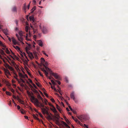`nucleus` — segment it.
I'll return each instance as SVG.
<instances>
[{
    "instance_id": "obj_26",
    "label": "nucleus",
    "mask_w": 128,
    "mask_h": 128,
    "mask_svg": "<svg viewBox=\"0 0 128 128\" xmlns=\"http://www.w3.org/2000/svg\"><path fill=\"white\" fill-rule=\"evenodd\" d=\"M36 6H34L33 7V8H32V9L31 10V13H32L34 11L36 10Z\"/></svg>"
},
{
    "instance_id": "obj_8",
    "label": "nucleus",
    "mask_w": 128,
    "mask_h": 128,
    "mask_svg": "<svg viewBox=\"0 0 128 128\" xmlns=\"http://www.w3.org/2000/svg\"><path fill=\"white\" fill-rule=\"evenodd\" d=\"M14 74H15V76H14V78H15L16 80H17L18 82V83L19 84H20V82L19 80V79H18L17 78L18 77V76L17 74H16V73L14 72Z\"/></svg>"
},
{
    "instance_id": "obj_42",
    "label": "nucleus",
    "mask_w": 128,
    "mask_h": 128,
    "mask_svg": "<svg viewBox=\"0 0 128 128\" xmlns=\"http://www.w3.org/2000/svg\"><path fill=\"white\" fill-rule=\"evenodd\" d=\"M26 40H30V39H28V34H26Z\"/></svg>"
},
{
    "instance_id": "obj_16",
    "label": "nucleus",
    "mask_w": 128,
    "mask_h": 128,
    "mask_svg": "<svg viewBox=\"0 0 128 128\" xmlns=\"http://www.w3.org/2000/svg\"><path fill=\"white\" fill-rule=\"evenodd\" d=\"M42 70L45 73V74L46 76H48V72L46 71V70L43 68L42 69Z\"/></svg>"
},
{
    "instance_id": "obj_11",
    "label": "nucleus",
    "mask_w": 128,
    "mask_h": 128,
    "mask_svg": "<svg viewBox=\"0 0 128 128\" xmlns=\"http://www.w3.org/2000/svg\"><path fill=\"white\" fill-rule=\"evenodd\" d=\"M37 106L40 108H44V105H43L42 103H41L40 102L39 104H38V105Z\"/></svg>"
},
{
    "instance_id": "obj_40",
    "label": "nucleus",
    "mask_w": 128,
    "mask_h": 128,
    "mask_svg": "<svg viewBox=\"0 0 128 128\" xmlns=\"http://www.w3.org/2000/svg\"><path fill=\"white\" fill-rule=\"evenodd\" d=\"M17 99L18 100H19L20 102H23L21 100V99L18 96L17 97Z\"/></svg>"
},
{
    "instance_id": "obj_24",
    "label": "nucleus",
    "mask_w": 128,
    "mask_h": 128,
    "mask_svg": "<svg viewBox=\"0 0 128 128\" xmlns=\"http://www.w3.org/2000/svg\"><path fill=\"white\" fill-rule=\"evenodd\" d=\"M30 96L31 97V99L32 102V101H33L36 98L34 97L33 96L31 95Z\"/></svg>"
},
{
    "instance_id": "obj_36",
    "label": "nucleus",
    "mask_w": 128,
    "mask_h": 128,
    "mask_svg": "<svg viewBox=\"0 0 128 128\" xmlns=\"http://www.w3.org/2000/svg\"><path fill=\"white\" fill-rule=\"evenodd\" d=\"M20 112H21V113L22 114H24L25 111L21 109V110H20Z\"/></svg>"
},
{
    "instance_id": "obj_3",
    "label": "nucleus",
    "mask_w": 128,
    "mask_h": 128,
    "mask_svg": "<svg viewBox=\"0 0 128 128\" xmlns=\"http://www.w3.org/2000/svg\"><path fill=\"white\" fill-rule=\"evenodd\" d=\"M45 107L46 108H41L42 112L44 114H46L48 115H49V114L48 112V108L47 106H45Z\"/></svg>"
},
{
    "instance_id": "obj_5",
    "label": "nucleus",
    "mask_w": 128,
    "mask_h": 128,
    "mask_svg": "<svg viewBox=\"0 0 128 128\" xmlns=\"http://www.w3.org/2000/svg\"><path fill=\"white\" fill-rule=\"evenodd\" d=\"M42 32L44 34H46L48 33V31L46 28L44 27H43L42 29Z\"/></svg>"
},
{
    "instance_id": "obj_47",
    "label": "nucleus",
    "mask_w": 128,
    "mask_h": 128,
    "mask_svg": "<svg viewBox=\"0 0 128 128\" xmlns=\"http://www.w3.org/2000/svg\"><path fill=\"white\" fill-rule=\"evenodd\" d=\"M27 92L29 96H30L31 95L30 93V92H29L28 91H27Z\"/></svg>"
},
{
    "instance_id": "obj_10",
    "label": "nucleus",
    "mask_w": 128,
    "mask_h": 128,
    "mask_svg": "<svg viewBox=\"0 0 128 128\" xmlns=\"http://www.w3.org/2000/svg\"><path fill=\"white\" fill-rule=\"evenodd\" d=\"M12 41L13 43L14 44V45H16L17 44V42L16 41V40L13 37H12Z\"/></svg>"
},
{
    "instance_id": "obj_31",
    "label": "nucleus",
    "mask_w": 128,
    "mask_h": 128,
    "mask_svg": "<svg viewBox=\"0 0 128 128\" xmlns=\"http://www.w3.org/2000/svg\"><path fill=\"white\" fill-rule=\"evenodd\" d=\"M23 9L24 10V12H26V4L25 3L24 4V6L23 7Z\"/></svg>"
},
{
    "instance_id": "obj_13",
    "label": "nucleus",
    "mask_w": 128,
    "mask_h": 128,
    "mask_svg": "<svg viewBox=\"0 0 128 128\" xmlns=\"http://www.w3.org/2000/svg\"><path fill=\"white\" fill-rule=\"evenodd\" d=\"M2 31L6 35H7L8 34V30L7 29H2Z\"/></svg>"
},
{
    "instance_id": "obj_50",
    "label": "nucleus",
    "mask_w": 128,
    "mask_h": 128,
    "mask_svg": "<svg viewBox=\"0 0 128 128\" xmlns=\"http://www.w3.org/2000/svg\"><path fill=\"white\" fill-rule=\"evenodd\" d=\"M8 104V105L10 106H12L11 103V101L10 100V101L9 102Z\"/></svg>"
},
{
    "instance_id": "obj_23",
    "label": "nucleus",
    "mask_w": 128,
    "mask_h": 128,
    "mask_svg": "<svg viewBox=\"0 0 128 128\" xmlns=\"http://www.w3.org/2000/svg\"><path fill=\"white\" fill-rule=\"evenodd\" d=\"M8 68L12 71L13 72L14 71V69L12 67L10 66L8 67Z\"/></svg>"
},
{
    "instance_id": "obj_14",
    "label": "nucleus",
    "mask_w": 128,
    "mask_h": 128,
    "mask_svg": "<svg viewBox=\"0 0 128 128\" xmlns=\"http://www.w3.org/2000/svg\"><path fill=\"white\" fill-rule=\"evenodd\" d=\"M51 110L54 113H57V111H56L55 108L54 106L53 107V108L51 109Z\"/></svg>"
},
{
    "instance_id": "obj_30",
    "label": "nucleus",
    "mask_w": 128,
    "mask_h": 128,
    "mask_svg": "<svg viewBox=\"0 0 128 128\" xmlns=\"http://www.w3.org/2000/svg\"><path fill=\"white\" fill-rule=\"evenodd\" d=\"M41 60L42 64H44L45 62V60L44 58H41Z\"/></svg>"
},
{
    "instance_id": "obj_22",
    "label": "nucleus",
    "mask_w": 128,
    "mask_h": 128,
    "mask_svg": "<svg viewBox=\"0 0 128 128\" xmlns=\"http://www.w3.org/2000/svg\"><path fill=\"white\" fill-rule=\"evenodd\" d=\"M8 68L12 71L13 72L14 71V69L12 67L10 66L8 67Z\"/></svg>"
},
{
    "instance_id": "obj_21",
    "label": "nucleus",
    "mask_w": 128,
    "mask_h": 128,
    "mask_svg": "<svg viewBox=\"0 0 128 128\" xmlns=\"http://www.w3.org/2000/svg\"><path fill=\"white\" fill-rule=\"evenodd\" d=\"M0 53L2 55H5L4 51L2 49H0Z\"/></svg>"
},
{
    "instance_id": "obj_61",
    "label": "nucleus",
    "mask_w": 128,
    "mask_h": 128,
    "mask_svg": "<svg viewBox=\"0 0 128 128\" xmlns=\"http://www.w3.org/2000/svg\"><path fill=\"white\" fill-rule=\"evenodd\" d=\"M72 111L74 114H76V112L75 111L73 110Z\"/></svg>"
},
{
    "instance_id": "obj_60",
    "label": "nucleus",
    "mask_w": 128,
    "mask_h": 128,
    "mask_svg": "<svg viewBox=\"0 0 128 128\" xmlns=\"http://www.w3.org/2000/svg\"><path fill=\"white\" fill-rule=\"evenodd\" d=\"M17 108L18 110H19L20 108V107L19 106H17Z\"/></svg>"
},
{
    "instance_id": "obj_62",
    "label": "nucleus",
    "mask_w": 128,
    "mask_h": 128,
    "mask_svg": "<svg viewBox=\"0 0 128 128\" xmlns=\"http://www.w3.org/2000/svg\"><path fill=\"white\" fill-rule=\"evenodd\" d=\"M64 100V101L66 103V104H67L68 105H69V104L67 102L66 100Z\"/></svg>"
},
{
    "instance_id": "obj_1",
    "label": "nucleus",
    "mask_w": 128,
    "mask_h": 128,
    "mask_svg": "<svg viewBox=\"0 0 128 128\" xmlns=\"http://www.w3.org/2000/svg\"><path fill=\"white\" fill-rule=\"evenodd\" d=\"M42 64L45 67L47 71L49 72L50 74L54 76L56 79H58L59 80H60L61 78L60 77L58 74H57L52 72V70L46 66L48 64V63L47 62L45 61L44 63Z\"/></svg>"
},
{
    "instance_id": "obj_48",
    "label": "nucleus",
    "mask_w": 128,
    "mask_h": 128,
    "mask_svg": "<svg viewBox=\"0 0 128 128\" xmlns=\"http://www.w3.org/2000/svg\"><path fill=\"white\" fill-rule=\"evenodd\" d=\"M10 66L8 64H6V65H5V66L6 68H8V67H9Z\"/></svg>"
},
{
    "instance_id": "obj_64",
    "label": "nucleus",
    "mask_w": 128,
    "mask_h": 128,
    "mask_svg": "<svg viewBox=\"0 0 128 128\" xmlns=\"http://www.w3.org/2000/svg\"><path fill=\"white\" fill-rule=\"evenodd\" d=\"M7 37L8 38V40H9L10 41H11V38L9 37H8V36H7Z\"/></svg>"
},
{
    "instance_id": "obj_51",
    "label": "nucleus",
    "mask_w": 128,
    "mask_h": 128,
    "mask_svg": "<svg viewBox=\"0 0 128 128\" xmlns=\"http://www.w3.org/2000/svg\"><path fill=\"white\" fill-rule=\"evenodd\" d=\"M37 30L36 29H34L33 31H34V33H36Z\"/></svg>"
},
{
    "instance_id": "obj_41",
    "label": "nucleus",
    "mask_w": 128,
    "mask_h": 128,
    "mask_svg": "<svg viewBox=\"0 0 128 128\" xmlns=\"http://www.w3.org/2000/svg\"><path fill=\"white\" fill-rule=\"evenodd\" d=\"M19 34L20 35V36H23L22 32V31H20L19 32Z\"/></svg>"
},
{
    "instance_id": "obj_44",
    "label": "nucleus",
    "mask_w": 128,
    "mask_h": 128,
    "mask_svg": "<svg viewBox=\"0 0 128 128\" xmlns=\"http://www.w3.org/2000/svg\"><path fill=\"white\" fill-rule=\"evenodd\" d=\"M55 81L59 85H60L61 84L60 82L58 80H56Z\"/></svg>"
},
{
    "instance_id": "obj_53",
    "label": "nucleus",
    "mask_w": 128,
    "mask_h": 128,
    "mask_svg": "<svg viewBox=\"0 0 128 128\" xmlns=\"http://www.w3.org/2000/svg\"><path fill=\"white\" fill-rule=\"evenodd\" d=\"M20 80L24 83L25 82V81L22 78H20Z\"/></svg>"
},
{
    "instance_id": "obj_4",
    "label": "nucleus",
    "mask_w": 128,
    "mask_h": 128,
    "mask_svg": "<svg viewBox=\"0 0 128 128\" xmlns=\"http://www.w3.org/2000/svg\"><path fill=\"white\" fill-rule=\"evenodd\" d=\"M32 102L34 103V104L36 106L39 104L40 103V102L36 98L35 100L33 101H32Z\"/></svg>"
},
{
    "instance_id": "obj_35",
    "label": "nucleus",
    "mask_w": 128,
    "mask_h": 128,
    "mask_svg": "<svg viewBox=\"0 0 128 128\" xmlns=\"http://www.w3.org/2000/svg\"><path fill=\"white\" fill-rule=\"evenodd\" d=\"M28 26H26L25 28V30L26 32H28Z\"/></svg>"
},
{
    "instance_id": "obj_37",
    "label": "nucleus",
    "mask_w": 128,
    "mask_h": 128,
    "mask_svg": "<svg viewBox=\"0 0 128 128\" xmlns=\"http://www.w3.org/2000/svg\"><path fill=\"white\" fill-rule=\"evenodd\" d=\"M15 49L18 50L20 51V50L19 47L18 46H16L15 47Z\"/></svg>"
},
{
    "instance_id": "obj_33",
    "label": "nucleus",
    "mask_w": 128,
    "mask_h": 128,
    "mask_svg": "<svg viewBox=\"0 0 128 128\" xmlns=\"http://www.w3.org/2000/svg\"><path fill=\"white\" fill-rule=\"evenodd\" d=\"M33 116L34 118L35 119H36L37 120H39L38 118L35 115H34V114H33Z\"/></svg>"
},
{
    "instance_id": "obj_19",
    "label": "nucleus",
    "mask_w": 128,
    "mask_h": 128,
    "mask_svg": "<svg viewBox=\"0 0 128 128\" xmlns=\"http://www.w3.org/2000/svg\"><path fill=\"white\" fill-rule=\"evenodd\" d=\"M20 78H24V75L22 74L20 72H19L18 74Z\"/></svg>"
},
{
    "instance_id": "obj_17",
    "label": "nucleus",
    "mask_w": 128,
    "mask_h": 128,
    "mask_svg": "<svg viewBox=\"0 0 128 128\" xmlns=\"http://www.w3.org/2000/svg\"><path fill=\"white\" fill-rule=\"evenodd\" d=\"M76 122L78 123L80 125H81V124H82L79 121L77 118H76L75 119H74V120Z\"/></svg>"
},
{
    "instance_id": "obj_49",
    "label": "nucleus",
    "mask_w": 128,
    "mask_h": 128,
    "mask_svg": "<svg viewBox=\"0 0 128 128\" xmlns=\"http://www.w3.org/2000/svg\"><path fill=\"white\" fill-rule=\"evenodd\" d=\"M42 53L44 54L46 56H48V55L46 54V53H45V52H44V51H42Z\"/></svg>"
},
{
    "instance_id": "obj_7",
    "label": "nucleus",
    "mask_w": 128,
    "mask_h": 128,
    "mask_svg": "<svg viewBox=\"0 0 128 128\" xmlns=\"http://www.w3.org/2000/svg\"><path fill=\"white\" fill-rule=\"evenodd\" d=\"M70 96L71 98L73 99V100L75 102H76L74 96V92H72Z\"/></svg>"
},
{
    "instance_id": "obj_46",
    "label": "nucleus",
    "mask_w": 128,
    "mask_h": 128,
    "mask_svg": "<svg viewBox=\"0 0 128 128\" xmlns=\"http://www.w3.org/2000/svg\"><path fill=\"white\" fill-rule=\"evenodd\" d=\"M38 73L40 75V76H43V75L39 71H38Z\"/></svg>"
},
{
    "instance_id": "obj_27",
    "label": "nucleus",
    "mask_w": 128,
    "mask_h": 128,
    "mask_svg": "<svg viewBox=\"0 0 128 128\" xmlns=\"http://www.w3.org/2000/svg\"><path fill=\"white\" fill-rule=\"evenodd\" d=\"M56 108L60 112H61V110L60 109V107L58 104L56 105Z\"/></svg>"
},
{
    "instance_id": "obj_55",
    "label": "nucleus",
    "mask_w": 128,
    "mask_h": 128,
    "mask_svg": "<svg viewBox=\"0 0 128 128\" xmlns=\"http://www.w3.org/2000/svg\"><path fill=\"white\" fill-rule=\"evenodd\" d=\"M36 84L38 87H40V84H38V83L36 82Z\"/></svg>"
},
{
    "instance_id": "obj_2",
    "label": "nucleus",
    "mask_w": 128,
    "mask_h": 128,
    "mask_svg": "<svg viewBox=\"0 0 128 128\" xmlns=\"http://www.w3.org/2000/svg\"><path fill=\"white\" fill-rule=\"evenodd\" d=\"M77 117L82 122H83V120H86L87 119V116L86 115H81Z\"/></svg>"
},
{
    "instance_id": "obj_38",
    "label": "nucleus",
    "mask_w": 128,
    "mask_h": 128,
    "mask_svg": "<svg viewBox=\"0 0 128 128\" xmlns=\"http://www.w3.org/2000/svg\"><path fill=\"white\" fill-rule=\"evenodd\" d=\"M51 81L53 84L54 85H56V83L54 82L53 80H51Z\"/></svg>"
},
{
    "instance_id": "obj_58",
    "label": "nucleus",
    "mask_w": 128,
    "mask_h": 128,
    "mask_svg": "<svg viewBox=\"0 0 128 128\" xmlns=\"http://www.w3.org/2000/svg\"><path fill=\"white\" fill-rule=\"evenodd\" d=\"M84 126L85 127H86V128H88V126H87L85 124H84Z\"/></svg>"
},
{
    "instance_id": "obj_20",
    "label": "nucleus",
    "mask_w": 128,
    "mask_h": 128,
    "mask_svg": "<svg viewBox=\"0 0 128 128\" xmlns=\"http://www.w3.org/2000/svg\"><path fill=\"white\" fill-rule=\"evenodd\" d=\"M29 19L30 20H32L33 22H34V18L33 16H30L29 17Z\"/></svg>"
},
{
    "instance_id": "obj_54",
    "label": "nucleus",
    "mask_w": 128,
    "mask_h": 128,
    "mask_svg": "<svg viewBox=\"0 0 128 128\" xmlns=\"http://www.w3.org/2000/svg\"><path fill=\"white\" fill-rule=\"evenodd\" d=\"M51 101L53 102H55V100H54V99H53V98H51Z\"/></svg>"
},
{
    "instance_id": "obj_12",
    "label": "nucleus",
    "mask_w": 128,
    "mask_h": 128,
    "mask_svg": "<svg viewBox=\"0 0 128 128\" xmlns=\"http://www.w3.org/2000/svg\"><path fill=\"white\" fill-rule=\"evenodd\" d=\"M18 40L20 42H22L24 40V37L23 36H20V37L18 38Z\"/></svg>"
},
{
    "instance_id": "obj_59",
    "label": "nucleus",
    "mask_w": 128,
    "mask_h": 128,
    "mask_svg": "<svg viewBox=\"0 0 128 128\" xmlns=\"http://www.w3.org/2000/svg\"><path fill=\"white\" fill-rule=\"evenodd\" d=\"M69 108L72 111L73 110L72 108L70 106H69Z\"/></svg>"
},
{
    "instance_id": "obj_9",
    "label": "nucleus",
    "mask_w": 128,
    "mask_h": 128,
    "mask_svg": "<svg viewBox=\"0 0 128 128\" xmlns=\"http://www.w3.org/2000/svg\"><path fill=\"white\" fill-rule=\"evenodd\" d=\"M61 123L62 124L64 125L67 128H70V127L64 121H62Z\"/></svg>"
},
{
    "instance_id": "obj_18",
    "label": "nucleus",
    "mask_w": 128,
    "mask_h": 128,
    "mask_svg": "<svg viewBox=\"0 0 128 128\" xmlns=\"http://www.w3.org/2000/svg\"><path fill=\"white\" fill-rule=\"evenodd\" d=\"M28 54L29 55V56L30 57H33V54L32 53V52H27Z\"/></svg>"
},
{
    "instance_id": "obj_28",
    "label": "nucleus",
    "mask_w": 128,
    "mask_h": 128,
    "mask_svg": "<svg viewBox=\"0 0 128 128\" xmlns=\"http://www.w3.org/2000/svg\"><path fill=\"white\" fill-rule=\"evenodd\" d=\"M38 45L40 46H42L43 44L41 40H40L38 42Z\"/></svg>"
},
{
    "instance_id": "obj_39",
    "label": "nucleus",
    "mask_w": 128,
    "mask_h": 128,
    "mask_svg": "<svg viewBox=\"0 0 128 128\" xmlns=\"http://www.w3.org/2000/svg\"><path fill=\"white\" fill-rule=\"evenodd\" d=\"M0 46L4 47V48H6V46L5 45H4V44L2 43H2L1 44Z\"/></svg>"
},
{
    "instance_id": "obj_52",
    "label": "nucleus",
    "mask_w": 128,
    "mask_h": 128,
    "mask_svg": "<svg viewBox=\"0 0 128 128\" xmlns=\"http://www.w3.org/2000/svg\"><path fill=\"white\" fill-rule=\"evenodd\" d=\"M58 92H59V93L61 95H62V93L61 92H60V90H59L58 89Z\"/></svg>"
},
{
    "instance_id": "obj_6",
    "label": "nucleus",
    "mask_w": 128,
    "mask_h": 128,
    "mask_svg": "<svg viewBox=\"0 0 128 128\" xmlns=\"http://www.w3.org/2000/svg\"><path fill=\"white\" fill-rule=\"evenodd\" d=\"M4 71L5 74L7 76L8 74L10 76L11 75V74L10 73V72H9V70L8 69L4 68Z\"/></svg>"
},
{
    "instance_id": "obj_15",
    "label": "nucleus",
    "mask_w": 128,
    "mask_h": 128,
    "mask_svg": "<svg viewBox=\"0 0 128 128\" xmlns=\"http://www.w3.org/2000/svg\"><path fill=\"white\" fill-rule=\"evenodd\" d=\"M12 11L13 12H16L17 8L16 6H14L13 7L12 9Z\"/></svg>"
},
{
    "instance_id": "obj_56",
    "label": "nucleus",
    "mask_w": 128,
    "mask_h": 128,
    "mask_svg": "<svg viewBox=\"0 0 128 128\" xmlns=\"http://www.w3.org/2000/svg\"><path fill=\"white\" fill-rule=\"evenodd\" d=\"M11 92L13 93H14V90L13 89H11Z\"/></svg>"
},
{
    "instance_id": "obj_45",
    "label": "nucleus",
    "mask_w": 128,
    "mask_h": 128,
    "mask_svg": "<svg viewBox=\"0 0 128 128\" xmlns=\"http://www.w3.org/2000/svg\"><path fill=\"white\" fill-rule=\"evenodd\" d=\"M32 85L34 87L36 88L37 89V87L36 86V85L34 83L32 84Z\"/></svg>"
},
{
    "instance_id": "obj_32",
    "label": "nucleus",
    "mask_w": 128,
    "mask_h": 128,
    "mask_svg": "<svg viewBox=\"0 0 128 128\" xmlns=\"http://www.w3.org/2000/svg\"><path fill=\"white\" fill-rule=\"evenodd\" d=\"M5 51L8 54H9L10 53V52L7 48H6V49Z\"/></svg>"
},
{
    "instance_id": "obj_25",
    "label": "nucleus",
    "mask_w": 128,
    "mask_h": 128,
    "mask_svg": "<svg viewBox=\"0 0 128 128\" xmlns=\"http://www.w3.org/2000/svg\"><path fill=\"white\" fill-rule=\"evenodd\" d=\"M65 120L67 122V123L68 124H70V122L69 121V120L68 119H67V118H65Z\"/></svg>"
},
{
    "instance_id": "obj_34",
    "label": "nucleus",
    "mask_w": 128,
    "mask_h": 128,
    "mask_svg": "<svg viewBox=\"0 0 128 128\" xmlns=\"http://www.w3.org/2000/svg\"><path fill=\"white\" fill-rule=\"evenodd\" d=\"M6 94L10 96H11V93L10 92L7 91H6Z\"/></svg>"
},
{
    "instance_id": "obj_29",
    "label": "nucleus",
    "mask_w": 128,
    "mask_h": 128,
    "mask_svg": "<svg viewBox=\"0 0 128 128\" xmlns=\"http://www.w3.org/2000/svg\"><path fill=\"white\" fill-rule=\"evenodd\" d=\"M37 98L41 100L42 101H43V98L40 95L38 96Z\"/></svg>"
},
{
    "instance_id": "obj_43",
    "label": "nucleus",
    "mask_w": 128,
    "mask_h": 128,
    "mask_svg": "<svg viewBox=\"0 0 128 128\" xmlns=\"http://www.w3.org/2000/svg\"><path fill=\"white\" fill-rule=\"evenodd\" d=\"M28 80L32 84H33V83L32 82V80H30V78H29L28 79Z\"/></svg>"
},
{
    "instance_id": "obj_63",
    "label": "nucleus",
    "mask_w": 128,
    "mask_h": 128,
    "mask_svg": "<svg viewBox=\"0 0 128 128\" xmlns=\"http://www.w3.org/2000/svg\"><path fill=\"white\" fill-rule=\"evenodd\" d=\"M20 86L22 87H24V85L22 84H20Z\"/></svg>"
},
{
    "instance_id": "obj_57",
    "label": "nucleus",
    "mask_w": 128,
    "mask_h": 128,
    "mask_svg": "<svg viewBox=\"0 0 128 128\" xmlns=\"http://www.w3.org/2000/svg\"><path fill=\"white\" fill-rule=\"evenodd\" d=\"M15 22L17 25L18 24V21L17 20H15Z\"/></svg>"
}]
</instances>
